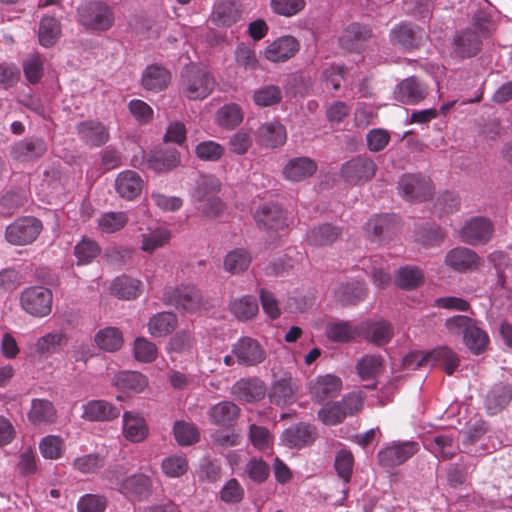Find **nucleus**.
Here are the masks:
<instances>
[{"mask_svg":"<svg viewBox=\"0 0 512 512\" xmlns=\"http://www.w3.org/2000/svg\"><path fill=\"white\" fill-rule=\"evenodd\" d=\"M365 394L361 391H353L345 394L340 401H330L319 411V420L327 426H335L342 423L348 416L359 413L364 405Z\"/></svg>","mask_w":512,"mask_h":512,"instance_id":"nucleus-1","label":"nucleus"},{"mask_svg":"<svg viewBox=\"0 0 512 512\" xmlns=\"http://www.w3.org/2000/svg\"><path fill=\"white\" fill-rule=\"evenodd\" d=\"M445 327L450 334L463 336L465 345L474 353L483 352L489 342L487 333L477 326L472 318L465 315H455L445 322Z\"/></svg>","mask_w":512,"mask_h":512,"instance_id":"nucleus-2","label":"nucleus"},{"mask_svg":"<svg viewBox=\"0 0 512 512\" xmlns=\"http://www.w3.org/2000/svg\"><path fill=\"white\" fill-rule=\"evenodd\" d=\"M214 88V77L204 69L187 67L181 73L180 92L189 100H203L213 92Z\"/></svg>","mask_w":512,"mask_h":512,"instance_id":"nucleus-3","label":"nucleus"},{"mask_svg":"<svg viewBox=\"0 0 512 512\" xmlns=\"http://www.w3.org/2000/svg\"><path fill=\"white\" fill-rule=\"evenodd\" d=\"M162 300L166 305L175 306L178 310L194 314L206 306L201 291L193 285L166 287Z\"/></svg>","mask_w":512,"mask_h":512,"instance_id":"nucleus-4","label":"nucleus"},{"mask_svg":"<svg viewBox=\"0 0 512 512\" xmlns=\"http://www.w3.org/2000/svg\"><path fill=\"white\" fill-rule=\"evenodd\" d=\"M403 364L408 369L441 365L448 375H452L459 365V359L448 347H438L426 354L412 352L404 358Z\"/></svg>","mask_w":512,"mask_h":512,"instance_id":"nucleus-5","label":"nucleus"},{"mask_svg":"<svg viewBox=\"0 0 512 512\" xmlns=\"http://www.w3.org/2000/svg\"><path fill=\"white\" fill-rule=\"evenodd\" d=\"M78 15L80 24L94 31H107L114 24L112 8L101 1H93L81 6Z\"/></svg>","mask_w":512,"mask_h":512,"instance_id":"nucleus-6","label":"nucleus"},{"mask_svg":"<svg viewBox=\"0 0 512 512\" xmlns=\"http://www.w3.org/2000/svg\"><path fill=\"white\" fill-rule=\"evenodd\" d=\"M420 450L416 441H394L377 454L378 463L383 468L392 469L404 464Z\"/></svg>","mask_w":512,"mask_h":512,"instance_id":"nucleus-7","label":"nucleus"},{"mask_svg":"<svg viewBox=\"0 0 512 512\" xmlns=\"http://www.w3.org/2000/svg\"><path fill=\"white\" fill-rule=\"evenodd\" d=\"M375 39L371 26L355 22L344 29L339 43L347 51L362 53L375 42Z\"/></svg>","mask_w":512,"mask_h":512,"instance_id":"nucleus-8","label":"nucleus"},{"mask_svg":"<svg viewBox=\"0 0 512 512\" xmlns=\"http://www.w3.org/2000/svg\"><path fill=\"white\" fill-rule=\"evenodd\" d=\"M494 225L483 216L472 217L459 230V239L471 246L483 245L492 239Z\"/></svg>","mask_w":512,"mask_h":512,"instance_id":"nucleus-9","label":"nucleus"},{"mask_svg":"<svg viewBox=\"0 0 512 512\" xmlns=\"http://www.w3.org/2000/svg\"><path fill=\"white\" fill-rule=\"evenodd\" d=\"M52 293L45 287H30L21 293V307L35 317L47 316L52 309Z\"/></svg>","mask_w":512,"mask_h":512,"instance_id":"nucleus-10","label":"nucleus"},{"mask_svg":"<svg viewBox=\"0 0 512 512\" xmlns=\"http://www.w3.org/2000/svg\"><path fill=\"white\" fill-rule=\"evenodd\" d=\"M42 230V222L35 217H23L6 228L5 237L14 245H27L36 240Z\"/></svg>","mask_w":512,"mask_h":512,"instance_id":"nucleus-11","label":"nucleus"},{"mask_svg":"<svg viewBox=\"0 0 512 512\" xmlns=\"http://www.w3.org/2000/svg\"><path fill=\"white\" fill-rule=\"evenodd\" d=\"M377 171L376 163L368 157L358 156L342 165L341 176L351 185L370 181Z\"/></svg>","mask_w":512,"mask_h":512,"instance_id":"nucleus-12","label":"nucleus"},{"mask_svg":"<svg viewBox=\"0 0 512 512\" xmlns=\"http://www.w3.org/2000/svg\"><path fill=\"white\" fill-rule=\"evenodd\" d=\"M402 196L409 201H426L431 198L433 187L430 178L421 174H404L398 183Z\"/></svg>","mask_w":512,"mask_h":512,"instance_id":"nucleus-13","label":"nucleus"},{"mask_svg":"<svg viewBox=\"0 0 512 512\" xmlns=\"http://www.w3.org/2000/svg\"><path fill=\"white\" fill-rule=\"evenodd\" d=\"M424 38L425 33L421 28L408 23L394 26L389 33L391 44L405 51L418 49L423 44Z\"/></svg>","mask_w":512,"mask_h":512,"instance_id":"nucleus-14","label":"nucleus"},{"mask_svg":"<svg viewBox=\"0 0 512 512\" xmlns=\"http://www.w3.org/2000/svg\"><path fill=\"white\" fill-rule=\"evenodd\" d=\"M342 388V379L334 374L319 375L308 384L311 398L317 403L337 397Z\"/></svg>","mask_w":512,"mask_h":512,"instance_id":"nucleus-15","label":"nucleus"},{"mask_svg":"<svg viewBox=\"0 0 512 512\" xmlns=\"http://www.w3.org/2000/svg\"><path fill=\"white\" fill-rule=\"evenodd\" d=\"M232 353L237 361L245 366H254L262 363L266 358V352L262 345L251 337L240 338L232 348Z\"/></svg>","mask_w":512,"mask_h":512,"instance_id":"nucleus-16","label":"nucleus"},{"mask_svg":"<svg viewBox=\"0 0 512 512\" xmlns=\"http://www.w3.org/2000/svg\"><path fill=\"white\" fill-rule=\"evenodd\" d=\"M483 39L471 28H466L454 36L452 54L456 58L466 59L476 56L482 49Z\"/></svg>","mask_w":512,"mask_h":512,"instance_id":"nucleus-17","label":"nucleus"},{"mask_svg":"<svg viewBox=\"0 0 512 512\" xmlns=\"http://www.w3.org/2000/svg\"><path fill=\"white\" fill-rule=\"evenodd\" d=\"M481 262L479 255L467 247L459 246L453 248L445 256V264L459 273L477 270Z\"/></svg>","mask_w":512,"mask_h":512,"instance_id":"nucleus-18","label":"nucleus"},{"mask_svg":"<svg viewBox=\"0 0 512 512\" xmlns=\"http://www.w3.org/2000/svg\"><path fill=\"white\" fill-rule=\"evenodd\" d=\"M241 409L232 401L224 400L212 405L208 411L210 422L222 429L231 430L236 424Z\"/></svg>","mask_w":512,"mask_h":512,"instance_id":"nucleus-19","label":"nucleus"},{"mask_svg":"<svg viewBox=\"0 0 512 512\" xmlns=\"http://www.w3.org/2000/svg\"><path fill=\"white\" fill-rule=\"evenodd\" d=\"M428 95L427 86L417 77L411 76L402 80L396 87L394 98L407 105H415Z\"/></svg>","mask_w":512,"mask_h":512,"instance_id":"nucleus-20","label":"nucleus"},{"mask_svg":"<svg viewBox=\"0 0 512 512\" xmlns=\"http://www.w3.org/2000/svg\"><path fill=\"white\" fill-rule=\"evenodd\" d=\"M80 139L89 147L97 148L105 145L109 139V129L98 120H86L77 124Z\"/></svg>","mask_w":512,"mask_h":512,"instance_id":"nucleus-21","label":"nucleus"},{"mask_svg":"<svg viewBox=\"0 0 512 512\" xmlns=\"http://www.w3.org/2000/svg\"><path fill=\"white\" fill-rule=\"evenodd\" d=\"M119 492L128 500L143 501L152 494L151 479L145 474L131 475L120 483Z\"/></svg>","mask_w":512,"mask_h":512,"instance_id":"nucleus-22","label":"nucleus"},{"mask_svg":"<svg viewBox=\"0 0 512 512\" xmlns=\"http://www.w3.org/2000/svg\"><path fill=\"white\" fill-rule=\"evenodd\" d=\"M255 220L264 230L276 233L288 226L283 209L272 203L261 206L255 213Z\"/></svg>","mask_w":512,"mask_h":512,"instance_id":"nucleus-23","label":"nucleus"},{"mask_svg":"<svg viewBox=\"0 0 512 512\" xmlns=\"http://www.w3.org/2000/svg\"><path fill=\"white\" fill-rule=\"evenodd\" d=\"M297 390L296 381L286 373L273 382L268 396L271 403L285 406L295 401Z\"/></svg>","mask_w":512,"mask_h":512,"instance_id":"nucleus-24","label":"nucleus"},{"mask_svg":"<svg viewBox=\"0 0 512 512\" xmlns=\"http://www.w3.org/2000/svg\"><path fill=\"white\" fill-rule=\"evenodd\" d=\"M298 40L290 35L282 36L270 43L265 51V58L271 62H285L299 51Z\"/></svg>","mask_w":512,"mask_h":512,"instance_id":"nucleus-25","label":"nucleus"},{"mask_svg":"<svg viewBox=\"0 0 512 512\" xmlns=\"http://www.w3.org/2000/svg\"><path fill=\"white\" fill-rule=\"evenodd\" d=\"M121 408L106 400H90L83 405L82 418L91 422H109L120 416Z\"/></svg>","mask_w":512,"mask_h":512,"instance_id":"nucleus-26","label":"nucleus"},{"mask_svg":"<svg viewBox=\"0 0 512 512\" xmlns=\"http://www.w3.org/2000/svg\"><path fill=\"white\" fill-rule=\"evenodd\" d=\"M47 152L44 139L38 137L25 138L12 147V157L21 162L31 161L42 157Z\"/></svg>","mask_w":512,"mask_h":512,"instance_id":"nucleus-27","label":"nucleus"},{"mask_svg":"<svg viewBox=\"0 0 512 512\" xmlns=\"http://www.w3.org/2000/svg\"><path fill=\"white\" fill-rule=\"evenodd\" d=\"M242 18V11L233 0H220L210 15V21L217 27H231Z\"/></svg>","mask_w":512,"mask_h":512,"instance_id":"nucleus-28","label":"nucleus"},{"mask_svg":"<svg viewBox=\"0 0 512 512\" xmlns=\"http://www.w3.org/2000/svg\"><path fill=\"white\" fill-rule=\"evenodd\" d=\"M512 400V386L499 382L494 384L487 392L485 408L489 415H496L503 411Z\"/></svg>","mask_w":512,"mask_h":512,"instance_id":"nucleus-29","label":"nucleus"},{"mask_svg":"<svg viewBox=\"0 0 512 512\" xmlns=\"http://www.w3.org/2000/svg\"><path fill=\"white\" fill-rule=\"evenodd\" d=\"M180 163V154L176 149H167L151 154L146 161L136 164V159L132 160V165L137 167L144 165L145 168L155 172L170 171L176 168Z\"/></svg>","mask_w":512,"mask_h":512,"instance_id":"nucleus-30","label":"nucleus"},{"mask_svg":"<svg viewBox=\"0 0 512 512\" xmlns=\"http://www.w3.org/2000/svg\"><path fill=\"white\" fill-rule=\"evenodd\" d=\"M317 170L316 162L309 157H296L288 161L283 168V176L292 182L303 181Z\"/></svg>","mask_w":512,"mask_h":512,"instance_id":"nucleus-31","label":"nucleus"},{"mask_svg":"<svg viewBox=\"0 0 512 512\" xmlns=\"http://www.w3.org/2000/svg\"><path fill=\"white\" fill-rule=\"evenodd\" d=\"M122 432L124 437L133 443H139L146 439L148 426L145 419L136 412L126 411L123 414Z\"/></svg>","mask_w":512,"mask_h":512,"instance_id":"nucleus-32","label":"nucleus"},{"mask_svg":"<svg viewBox=\"0 0 512 512\" xmlns=\"http://www.w3.org/2000/svg\"><path fill=\"white\" fill-rule=\"evenodd\" d=\"M266 388L258 379H240L232 387V394L240 401L256 402L264 398Z\"/></svg>","mask_w":512,"mask_h":512,"instance_id":"nucleus-33","label":"nucleus"},{"mask_svg":"<svg viewBox=\"0 0 512 512\" xmlns=\"http://www.w3.org/2000/svg\"><path fill=\"white\" fill-rule=\"evenodd\" d=\"M171 79L170 72L161 65L147 66L141 77V85L145 90L159 92L167 88Z\"/></svg>","mask_w":512,"mask_h":512,"instance_id":"nucleus-34","label":"nucleus"},{"mask_svg":"<svg viewBox=\"0 0 512 512\" xmlns=\"http://www.w3.org/2000/svg\"><path fill=\"white\" fill-rule=\"evenodd\" d=\"M143 181L138 173L125 170L118 174L115 180V189L120 197L133 200L140 195Z\"/></svg>","mask_w":512,"mask_h":512,"instance_id":"nucleus-35","label":"nucleus"},{"mask_svg":"<svg viewBox=\"0 0 512 512\" xmlns=\"http://www.w3.org/2000/svg\"><path fill=\"white\" fill-rule=\"evenodd\" d=\"M258 143L269 148L284 145L287 139L286 128L280 122H270L258 128Z\"/></svg>","mask_w":512,"mask_h":512,"instance_id":"nucleus-36","label":"nucleus"},{"mask_svg":"<svg viewBox=\"0 0 512 512\" xmlns=\"http://www.w3.org/2000/svg\"><path fill=\"white\" fill-rule=\"evenodd\" d=\"M28 419L34 425L53 424L57 420V410L54 404L47 399H33Z\"/></svg>","mask_w":512,"mask_h":512,"instance_id":"nucleus-37","label":"nucleus"},{"mask_svg":"<svg viewBox=\"0 0 512 512\" xmlns=\"http://www.w3.org/2000/svg\"><path fill=\"white\" fill-rule=\"evenodd\" d=\"M366 294L364 283L357 280L340 283L335 290L336 299L343 305H356L365 299Z\"/></svg>","mask_w":512,"mask_h":512,"instance_id":"nucleus-38","label":"nucleus"},{"mask_svg":"<svg viewBox=\"0 0 512 512\" xmlns=\"http://www.w3.org/2000/svg\"><path fill=\"white\" fill-rule=\"evenodd\" d=\"M355 369L362 381L375 380L384 371L385 361L379 354H366L358 359Z\"/></svg>","mask_w":512,"mask_h":512,"instance_id":"nucleus-39","label":"nucleus"},{"mask_svg":"<svg viewBox=\"0 0 512 512\" xmlns=\"http://www.w3.org/2000/svg\"><path fill=\"white\" fill-rule=\"evenodd\" d=\"M326 337L336 343L355 341L361 334L360 329L349 321L329 323L325 331Z\"/></svg>","mask_w":512,"mask_h":512,"instance_id":"nucleus-40","label":"nucleus"},{"mask_svg":"<svg viewBox=\"0 0 512 512\" xmlns=\"http://www.w3.org/2000/svg\"><path fill=\"white\" fill-rule=\"evenodd\" d=\"M113 383L124 392L141 393L148 386V379L140 372L122 371L115 376Z\"/></svg>","mask_w":512,"mask_h":512,"instance_id":"nucleus-41","label":"nucleus"},{"mask_svg":"<svg viewBox=\"0 0 512 512\" xmlns=\"http://www.w3.org/2000/svg\"><path fill=\"white\" fill-rule=\"evenodd\" d=\"M142 282L130 276L122 275L117 277L111 285V293L123 300H132L140 296Z\"/></svg>","mask_w":512,"mask_h":512,"instance_id":"nucleus-42","label":"nucleus"},{"mask_svg":"<svg viewBox=\"0 0 512 512\" xmlns=\"http://www.w3.org/2000/svg\"><path fill=\"white\" fill-rule=\"evenodd\" d=\"M282 439L289 447L301 448L314 441V429L310 425L301 423L286 429Z\"/></svg>","mask_w":512,"mask_h":512,"instance_id":"nucleus-43","label":"nucleus"},{"mask_svg":"<svg viewBox=\"0 0 512 512\" xmlns=\"http://www.w3.org/2000/svg\"><path fill=\"white\" fill-rule=\"evenodd\" d=\"M178 324L177 316L172 312H161L150 318L148 331L153 337H164L175 330Z\"/></svg>","mask_w":512,"mask_h":512,"instance_id":"nucleus-44","label":"nucleus"},{"mask_svg":"<svg viewBox=\"0 0 512 512\" xmlns=\"http://www.w3.org/2000/svg\"><path fill=\"white\" fill-rule=\"evenodd\" d=\"M231 313L240 321H247L255 317L259 306L254 296L245 295L233 299L229 304Z\"/></svg>","mask_w":512,"mask_h":512,"instance_id":"nucleus-45","label":"nucleus"},{"mask_svg":"<svg viewBox=\"0 0 512 512\" xmlns=\"http://www.w3.org/2000/svg\"><path fill=\"white\" fill-rule=\"evenodd\" d=\"M221 183L214 175L201 174L196 180L193 198L196 203L217 196Z\"/></svg>","mask_w":512,"mask_h":512,"instance_id":"nucleus-46","label":"nucleus"},{"mask_svg":"<svg viewBox=\"0 0 512 512\" xmlns=\"http://www.w3.org/2000/svg\"><path fill=\"white\" fill-rule=\"evenodd\" d=\"M61 35L60 22L52 16H45L40 21L38 37L44 47H52Z\"/></svg>","mask_w":512,"mask_h":512,"instance_id":"nucleus-47","label":"nucleus"},{"mask_svg":"<svg viewBox=\"0 0 512 512\" xmlns=\"http://www.w3.org/2000/svg\"><path fill=\"white\" fill-rule=\"evenodd\" d=\"M171 239V232L163 227H157L141 235V250L153 253L156 249L168 244Z\"/></svg>","mask_w":512,"mask_h":512,"instance_id":"nucleus-48","label":"nucleus"},{"mask_svg":"<svg viewBox=\"0 0 512 512\" xmlns=\"http://www.w3.org/2000/svg\"><path fill=\"white\" fill-rule=\"evenodd\" d=\"M252 261L251 254L243 248L230 251L224 259V269L231 274L246 271Z\"/></svg>","mask_w":512,"mask_h":512,"instance_id":"nucleus-49","label":"nucleus"},{"mask_svg":"<svg viewBox=\"0 0 512 512\" xmlns=\"http://www.w3.org/2000/svg\"><path fill=\"white\" fill-rule=\"evenodd\" d=\"M95 342L102 350L114 352L122 347L123 335L118 328L106 327L96 333Z\"/></svg>","mask_w":512,"mask_h":512,"instance_id":"nucleus-50","label":"nucleus"},{"mask_svg":"<svg viewBox=\"0 0 512 512\" xmlns=\"http://www.w3.org/2000/svg\"><path fill=\"white\" fill-rule=\"evenodd\" d=\"M424 281V275L422 271L413 266L401 267L395 277L396 285L404 290H412L420 285Z\"/></svg>","mask_w":512,"mask_h":512,"instance_id":"nucleus-51","label":"nucleus"},{"mask_svg":"<svg viewBox=\"0 0 512 512\" xmlns=\"http://www.w3.org/2000/svg\"><path fill=\"white\" fill-rule=\"evenodd\" d=\"M341 235L338 227L323 224L313 228L308 234V241L314 246H325L334 243Z\"/></svg>","mask_w":512,"mask_h":512,"instance_id":"nucleus-52","label":"nucleus"},{"mask_svg":"<svg viewBox=\"0 0 512 512\" xmlns=\"http://www.w3.org/2000/svg\"><path fill=\"white\" fill-rule=\"evenodd\" d=\"M282 90L277 85H265L256 89L253 93V101L261 107H269L282 101Z\"/></svg>","mask_w":512,"mask_h":512,"instance_id":"nucleus-53","label":"nucleus"},{"mask_svg":"<svg viewBox=\"0 0 512 512\" xmlns=\"http://www.w3.org/2000/svg\"><path fill=\"white\" fill-rule=\"evenodd\" d=\"M128 220L126 212H106L98 219V226L104 233H115L124 228Z\"/></svg>","mask_w":512,"mask_h":512,"instance_id":"nucleus-54","label":"nucleus"},{"mask_svg":"<svg viewBox=\"0 0 512 512\" xmlns=\"http://www.w3.org/2000/svg\"><path fill=\"white\" fill-rule=\"evenodd\" d=\"M354 466V456L346 449L339 450L335 455L334 468L337 475L348 484L351 480Z\"/></svg>","mask_w":512,"mask_h":512,"instance_id":"nucleus-55","label":"nucleus"},{"mask_svg":"<svg viewBox=\"0 0 512 512\" xmlns=\"http://www.w3.org/2000/svg\"><path fill=\"white\" fill-rule=\"evenodd\" d=\"M98 243L89 238H83L74 248V255L78 265L89 264L100 254Z\"/></svg>","mask_w":512,"mask_h":512,"instance_id":"nucleus-56","label":"nucleus"},{"mask_svg":"<svg viewBox=\"0 0 512 512\" xmlns=\"http://www.w3.org/2000/svg\"><path fill=\"white\" fill-rule=\"evenodd\" d=\"M243 120L240 107L237 104H227L217 112V123L223 128H234Z\"/></svg>","mask_w":512,"mask_h":512,"instance_id":"nucleus-57","label":"nucleus"},{"mask_svg":"<svg viewBox=\"0 0 512 512\" xmlns=\"http://www.w3.org/2000/svg\"><path fill=\"white\" fill-rule=\"evenodd\" d=\"M174 437L181 446H189L198 441L199 432L194 424L177 421L173 427Z\"/></svg>","mask_w":512,"mask_h":512,"instance_id":"nucleus-58","label":"nucleus"},{"mask_svg":"<svg viewBox=\"0 0 512 512\" xmlns=\"http://www.w3.org/2000/svg\"><path fill=\"white\" fill-rule=\"evenodd\" d=\"M133 351L135 359L142 363H151L158 355L157 346L144 337L136 338Z\"/></svg>","mask_w":512,"mask_h":512,"instance_id":"nucleus-59","label":"nucleus"},{"mask_svg":"<svg viewBox=\"0 0 512 512\" xmlns=\"http://www.w3.org/2000/svg\"><path fill=\"white\" fill-rule=\"evenodd\" d=\"M39 450L46 459H58L64 451V441L56 435H48L39 443Z\"/></svg>","mask_w":512,"mask_h":512,"instance_id":"nucleus-60","label":"nucleus"},{"mask_svg":"<svg viewBox=\"0 0 512 512\" xmlns=\"http://www.w3.org/2000/svg\"><path fill=\"white\" fill-rule=\"evenodd\" d=\"M306 6L305 0H271V10L280 16L292 17L301 12Z\"/></svg>","mask_w":512,"mask_h":512,"instance_id":"nucleus-61","label":"nucleus"},{"mask_svg":"<svg viewBox=\"0 0 512 512\" xmlns=\"http://www.w3.org/2000/svg\"><path fill=\"white\" fill-rule=\"evenodd\" d=\"M393 337V328L386 321H378L370 325L369 341L377 346H383Z\"/></svg>","mask_w":512,"mask_h":512,"instance_id":"nucleus-62","label":"nucleus"},{"mask_svg":"<svg viewBox=\"0 0 512 512\" xmlns=\"http://www.w3.org/2000/svg\"><path fill=\"white\" fill-rule=\"evenodd\" d=\"M195 153L203 161L215 162L223 156L224 148L215 141H203L196 146Z\"/></svg>","mask_w":512,"mask_h":512,"instance_id":"nucleus-63","label":"nucleus"},{"mask_svg":"<svg viewBox=\"0 0 512 512\" xmlns=\"http://www.w3.org/2000/svg\"><path fill=\"white\" fill-rule=\"evenodd\" d=\"M106 506V498L94 494H86L82 496L77 503V509L79 512H104Z\"/></svg>","mask_w":512,"mask_h":512,"instance_id":"nucleus-64","label":"nucleus"}]
</instances>
